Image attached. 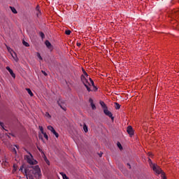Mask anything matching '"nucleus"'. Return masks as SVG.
<instances>
[{"label": "nucleus", "mask_w": 179, "mask_h": 179, "mask_svg": "<svg viewBox=\"0 0 179 179\" xmlns=\"http://www.w3.org/2000/svg\"><path fill=\"white\" fill-rule=\"evenodd\" d=\"M24 173L27 177V179H31L33 177L40 179L41 178L42 176L41 169L38 165L25 169Z\"/></svg>", "instance_id": "1"}, {"label": "nucleus", "mask_w": 179, "mask_h": 179, "mask_svg": "<svg viewBox=\"0 0 179 179\" xmlns=\"http://www.w3.org/2000/svg\"><path fill=\"white\" fill-rule=\"evenodd\" d=\"M83 72H84L85 76H82L81 80H82L83 85L85 86L88 92H91L92 87H94V90H97V87H96V86H94V82L93 81V80H92V78H89L87 73H86V71H85V70H83Z\"/></svg>", "instance_id": "2"}, {"label": "nucleus", "mask_w": 179, "mask_h": 179, "mask_svg": "<svg viewBox=\"0 0 179 179\" xmlns=\"http://www.w3.org/2000/svg\"><path fill=\"white\" fill-rule=\"evenodd\" d=\"M148 163L151 169H152L153 171H155V174H161L162 179H167L166 177V173L163 172L160 166H157V164H153V162H152V159H148Z\"/></svg>", "instance_id": "3"}, {"label": "nucleus", "mask_w": 179, "mask_h": 179, "mask_svg": "<svg viewBox=\"0 0 179 179\" xmlns=\"http://www.w3.org/2000/svg\"><path fill=\"white\" fill-rule=\"evenodd\" d=\"M25 159L27 160V163L31 165L37 164V160L34 159L33 155L29 152L28 155H25Z\"/></svg>", "instance_id": "4"}, {"label": "nucleus", "mask_w": 179, "mask_h": 179, "mask_svg": "<svg viewBox=\"0 0 179 179\" xmlns=\"http://www.w3.org/2000/svg\"><path fill=\"white\" fill-rule=\"evenodd\" d=\"M48 129L50 131V132H52V134H53V135L55 136L56 138H59V134H58V133L55 131V129H54V127H52V126H48Z\"/></svg>", "instance_id": "5"}, {"label": "nucleus", "mask_w": 179, "mask_h": 179, "mask_svg": "<svg viewBox=\"0 0 179 179\" xmlns=\"http://www.w3.org/2000/svg\"><path fill=\"white\" fill-rule=\"evenodd\" d=\"M103 113L104 114H106V115L111 118V120H114V117H113V113H111V112H110V110H108L107 108H105L103 109Z\"/></svg>", "instance_id": "6"}, {"label": "nucleus", "mask_w": 179, "mask_h": 179, "mask_svg": "<svg viewBox=\"0 0 179 179\" xmlns=\"http://www.w3.org/2000/svg\"><path fill=\"white\" fill-rule=\"evenodd\" d=\"M127 132L129 134L130 136H133L134 135V129H132L131 126L127 127Z\"/></svg>", "instance_id": "7"}, {"label": "nucleus", "mask_w": 179, "mask_h": 179, "mask_svg": "<svg viewBox=\"0 0 179 179\" xmlns=\"http://www.w3.org/2000/svg\"><path fill=\"white\" fill-rule=\"evenodd\" d=\"M6 69H7V71H8V72L11 75L12 78H13L14 79H15V78H16V75L15 74V73H13V71L10 69V66H7L6 68Z\"/></svg>", "instance_id": "8"}, {"label": "nucleus", "mask_w": 179, "mask_h": 179, "mask_svg": "<svg viewBox=\"0 0 179 179\" xmlns=\"http://www.w3.org/2000/svg\"><path fill=\"white\" fill-rule=\"evenodd\" d=\"M11 57L13 58V59H14V61H15V62H19V58L17 57V55H16V52L11 54Z\"/></svg>", "instance_id": "9"}, {"label": "nucleus", "mask_w": 179, "mask_h": 179, "mask_svg": "<svg viewBox=\"0 0 179 179\" xmlns=\"http://www.w3.org/2000/svg\"><path fill=\"white\" fill-rule=\"evenodd\" d=\"M45 44L49 50H52V45H51V43H50L48 41H45Z\"/></svg>", "instance_id": "10"}, {"label": "nucleus", "mask_w": 179, "mask_h": 179, "mask_svg": "<svg viewBox=\"0 0 179 179\" xmlns=\"http://www.w3.org/2000/svg\"><path fill=\"white\" fill-rule=\"evenodd\" d=\"M89 102L91 104V107H92V110H96V105H94V103H93V99L92 98H90L89 99Z\"/></svg>", "instance_id": "11"}, {"label": "nucleus", "mask_w": 179, "mask_h": 179, "mask_svg": "<svg viewBox=\"0 0 179 179\" xmlns=\"http://www.w3.org/2000/svg\"><path fill=\"white\" fill-rule=\"evenodd\" d=\"M43 160L45 162V163L48 166H50V161L48 160V159H47V157H45V155L43 154Z\"/></svg>", "instance_id": "12"}, {"label": "nucleus", "mask_w": 179, "mask_h": 179, "mask_svg": "<svg viewBox=\"0 0 179 179\" xmlns=\"http://www.w3.org/2000/svg\"><path fill=\"white\" fill-rule=\"evenodd\" d=\"M36 15L40 16L41 15V11H40V6H36Z\"/></svg>", "instance_id": "13"}, {"label": "nucleus", "mask_w": 179, "mask_h": 179, "mask_svg": "<svg viewBox=\"0 0 179 179\" xmlns=\"http://www.w3.org/2000/svg\"><path fill=\"white\" fill-rule=\"evenodd\" d=\"M6 48H7L8 52H10V55H11V54H14L15 52L13 51V50H12V48H10V47L6 45Z\"/></svg>", "instance_id": "14"}, {"label": "nucleus", "mask_w": 179, "mask_h": 179, "mask_svg": "<svg viewBox=\"0 0 179 179\" xmlns=\"http://www.w3.org/2000/svg\"><path fill=\"white\" fill-rule=\"evenodd\" d=\"M26 90L29 94V96H31V97H33L34 94H33V92H31V90H30L29 88H27Z\"/></svg>", "instance_id": "15"}, {"label": "nucleus", "mask_w": 179, "mask_h": 179, "mask_svg": "<svg viewBox=\"0 0 179 179\" xmlns=\"http://www.w3.org/2000/svg\"><path fill=\"white\" fill-rule=\"evenodd\" d=\"M45 118H48V120H51V115H50V113L48 112H46L45 113Z\"/></svg>", "instance_id": "16"}, {"label": "nucleus", "mask_w": 179, "mask_h": 179, "mask_svg": "<svg viewBox=\"0 0 179 179\" xmlns=\"http://www.w3.org/2000/svg\"><path fill=\"white\" fill-rule=\"evenodd\" d=\"M100 104L101 107L103 108V110L104 108H107V106H106V103L103 101H100Z\"/></svg>", "instance_id": "17"}, {"label": "nucleus", "mask_w": 179, "mask_h": 179, "mask_svg": "<svg viewBox=\"0 0 179 179\" xmlns=\"http://www.w3.org/2000/svg\"><path fill=\"white\" fill-rule=\"evenodd\" d=\"M117 145L120 150H122V145H121V143L117 142Z\"/></svg>", "instance_id": "18"}, {"label": "nucleus", "mask_w": 179, "mask_h": 179, "mask_svg": "<svg viewBox=\"0 0 179 179\" xmlns=\"http://www.w3.org/2000/svg\"><path fill=\"white\" fill-rule=\"evenodd\" d=\"M116 110H120L121 106L118 103H115Z\"/></svg>", "instance_id": "19"}, {"label": "nucleus", "mask_w": 179, "mask_h": 179, "mask_svg": "<svg viewBox=\"0 0 179 179\" xmlns=\"http://www.w3.org/2000/svg\"><path fill=\"white\" fill-rule=\"evenodd\" d=\"M42 134L43 135L44 138H45V139L48 141V135H47V133L44 132L42 133Z\"/></svg>", "instance_id": "20"}, {"label": "nucleus", "mask_w": 179, "mask_h": 179, "mask_svg": "<svg viewBox=\"0 0 179 179\" xmlns=\"http://www.w3.org/2000/svg\"><path fill=\"white\" fill-rule=\"evenodd\" d=\"M10 9L13 12V13H17V11H16V9L13 7H10Z\"/></svg>", "instance_id": "21"}, {"label": "nucleus", "mask_w": 179, "mask_h": 179, "mask_svg": "<svg viewBox=\"0 0 179 179\" xmlns=\"http://www.w3.org/2000/svg\"><path fill=\"white\" fill-rule=\"evenodd\" d=\"M39 129L41 134H44V128H43V126H39Z\"/></svg>", "instance_id": "22"}, {"label": "nucleus", "mask_w": 179, "mask_h": 179, "mask_svg": "<svg viewBox=\"0 0 179 179\" xmlns=\"http://www.w3.org/2000/svg\"><path fill=\"white\" fill-rule=\"evenodd\" d=\"M37 57L41 61H43V57H41V55L40 53L37 52Z\"/></svg>", "instance_id": "23"}, {"label": "nucleus", "mask_w": 179, "mask_h": 179, "mask_svg": "<svg viewBox=\"0 0 179 179\" xmlns=\"http://www.w3.org/2000/svg\"><path fill=\"white\" fill-rule=\"evenodd\" d=\"M83 129H84V131H85V132H87L88 129H87V126H86V124H85V125L83 126Z\"/></svg>", "instance_id": "24"}, {"label": "nucleus", "mask_w": 179, "mask_h": 179, "mask_svg": "<svg viewBox=\"0 0 179 179\" xmlns=\"http://www.w3.org/2000/svg\"><path fill=\"white\" fill-rule=\"evenodd\" d=\"M22 43L25 45V47H29V43L27 42L24 41H23Z\"/></svg>", "instance_id": "25"}, {"label": "nucleus", "mask_w": 179, "mask_h": 179, "mask_svg": "<svg viewBox=\"0 0 179 179\" xmlns=\"http://www.w3.org/2000/svg\"><path fill=\"white\" fill-rule=\"evenodd\" d=\"M65 33L67 36H69V34H71V30H66Z\"/></svg>", "instance_id": "26"}, {"label": "nucleus", "mask_w": 179, "mask_h": 179, "mask_svg": "<svg viewBox=\"0 0 179 179\" xmlns=\"http://www.w3.org/2000/svg\"><path fill=\"white\" fill-rule=\"evenodd\" d=\"M40 36H41V38H44V37L45 36L44 35V33H43V32H40Z\"/></svg>", "instance_id": "27"}, {"label": "nucleus", "mask_w": 179, "mask_h": 179, "mask_svg": "<svg viewBox=\"0 0 179 179\" xmlns=\"http://www.w3.org/2000/svg\"><path fill=\"white\" fill-rule=\"evenodd\" d=\"M59 106L61 107V108H62V110H64V111H66V108L62 107V106L61 105H59Z\"/></svg>", "instance_id": "28"}, {"label": "nucleus", "mask_w": 179, "mask_h": 179, "mask_svg": "<svg viewBox=\"0 0 179 179\" xmlns=\"http://www.w3.org/2000/svg\"><path fill=\"white\" fill-rule=\"evenodd\" d=\"M15 171H16V166L14 165L13 169V173H15Z\"/></svg>", "instance_id": "29"}, {"label": "nucleus", "mask_w": 179, "mask_h": 179, "mask_svg": "<svg viewBox=\"0 0 179 179\" xmlns=\"http://www.w3.org/2000/svg\"><path fill=\"white\" fill-rule=\"evenodd\" d=\"M13 153H15V155H16V153H17L16 148H13Z\"/></svg>", "instance_id": "30"}, {"label": "nucleus", "mask_w": 179, "mask_h": 179, "mask_svg": "<svg viewBox=\"0 0 179 179\" xmlns=\"http://www.w3.org/2000/svg\"><path fill=\"white\" fill-rule=\"evenodd\" d=\"M42 73H43V75H45V76H47V73H45V71H42Z\"/></svg>", "instance_id": "31"}, {"label": "nucleus", "mask_w": 179, "mask_h": 179, "mask_svg": "<svg viewBox=\"0 0 179 179\" xmlns=\"http://www.w3.org/2000/svg\"><path fill=\"white\" fill-rule=\"evenodd\" d=\"M20 171H23V166H22L20 169Z\"/></svg>", "instance_id": "32"}, {"label": "nucleus", "mask_w": 179, "mask_h": 179, "mask_svg": "<svg viewBox=\"0 0 179 179\" xmlns=\"http://www.w3.org/2000/svg\"><path fill=\"white\" fill-rule=\"evenodd\" d=\"M0 125H1V127H2V128H3V123L0 122Z\"/></svg>", "instance_id": "33"}, {"label": "nucleus", "mask_w": 179, "mask_h": 179, "mask_svg": "<svg viewBox=\"0 0 179 179\" xmlns=\"http://www.w3.org/2000/svg\"><path fill=\"white\" fill-rule=\"evenodd\" d=\"M77 45L79 47L80 45V43H78Z\"/></svg>", "instance_id": "34"}, {"label": "nucleus", "mask_w": 179, "mask_h": 179, "mask_svg": "<svg viewBox=\"0 0 179 179\" xmlns=\"http://www.w3.org/2000/svg\"><path fill=\"white\" fill-rule=\"evenodd\" d=\"M128 166H129V169H131V165L128 164Z\"/></svg>", "instance_id": "35"}, {"label": "nucleus", "mask_w": 179, "mask_h": 179, "mask_svg": "<svg viewBox=\"0 0 179 179\" xmlns=\"http://www.w3.org/2000/svg\"><path fill=\"white\" fill-rule=\"evenodd\" d=\"M39 138H41V134H39Z\"/></svg>", "instance_id": "36"}, {"label": "nucleus", "mask_w": 179, "mask_h": 179, "mask_svg": "<svg viewBox=\"0 0 179 179\" xmlns=\"http://www.w3.org/2000/svg\"><path fill=\"white\" fill-rule=\"evenodd\" d=\"M38 150H39L40 152H41V150L39 148H38Z\"/></svg>", "instance_id": "37"}, {"label": "nucleus", "mask_w": 179, "mask_h": 179, "mask_svg": "<svg viewBox=\"0 0 179 179\" xmlns=\"http://www.w3.org/2000/svg\"><path fill=\"white\" fill-rule=\"evenodd\" d=\"M101 155H102V154H100V155H99L100 157H101Z\"/></svg>", "instance_id": "38"}]
</instances>
